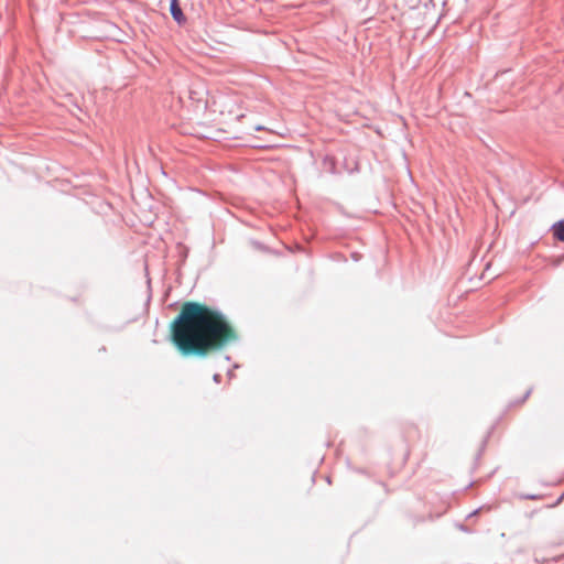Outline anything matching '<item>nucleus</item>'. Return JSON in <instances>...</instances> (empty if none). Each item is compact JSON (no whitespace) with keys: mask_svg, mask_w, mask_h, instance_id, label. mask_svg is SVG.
Returning a JSON list of instances; mask_svg holds the SVG:
<instances>
[{"mask_svg":"<svg viewBox=\"0 0 564 564\" xmlns=\"http://www.w3.org/2000/svg\"><path fill=\"white\" fill-rule=\"evenodd\" d=\"M170 12H171V15L173 17V19L181 23L185 20V17L183 14V11L181 9V7L178 6V1L177 0H171V3H170Z\"/></svg>","mask_w":564,"mask_h":564,"instance_id":"obj_2","label":"nucleus"},{"mask_svg":"<svg viewBox=\"0 0 564 564\" xmlns=\"http://www.w3.org/2000/svg\"><path fill=\"white\" fill-rule=\"evenodd\" d=\"M238 332L218 310L187 301L170 324V340L184 356L205 358L238 340Z\"/></svg>","mask_w":564,"mask_h":564,"instance_id":"obj_1","label":"nucleus"},{"mask_svg":"<svg viewBox=\"0 0 564 564\" xmlns=\"http://www.w3.org/2000/svg\"><path fill=\"white\" fill-rule=\"evenodd\" d=\"M553 236L557 240L564 241V219L553 225Z\"/></svg>","mask_w":564,"mask_h":564,"instance_id":"obj_3","label":"nucleus"},{"mask_svg":"<svg viewBox=\"0 0 564 564\" xmlns=\"http://www.w3.org/2000/svg\"><path fill=\"white\" fill-rule=\"evenodd\" d=\"M262 129H264V128H263V127H261V126H257V127H256V130H262Z\"/></svg>","mask_w":564,"mask_h":564,"instance_id":"obj_4","label":"nucleus"}]
</instances>
